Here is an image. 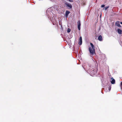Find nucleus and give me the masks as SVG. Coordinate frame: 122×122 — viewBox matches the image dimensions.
<instances>
[{
    "label": "nucleus",
    "instance_id": "0eeeda50",
    "mask_svg": "<svg viewBox=\"0 0 122 122\" xmlns=\"http://www.w3.org/2000/svg\"><path fill=\"white\" fill-rule=\"evenodd\" d=\"M102 37L101 35H100L98 38V40L100 41H102Z\"/></svg>",
    "mask_w": 122,
    "mask_h": 122
},
{
    "label": "nucleus",
    "instance_id": "39448f33",
    "mask_svg": "<svg viewBox=\"0 0 122 122\" xmlns=\"http://www.w3.org/2000/svg\"><path fill=\"white\" fill-rule=\"evenodd\" d=\"M115 25L118 27H121V26L119 22L118 21H116L115 23Z\"/></svg>",
    "mask_w": 122,
    "mask_h": 122
},
{
    "label": "nucleus",
    "instance_id": "6e6552de",
    "mask_svg": "<svg viewBox=\"0 0 122 122\" xmlns=\"http://www.w3.org/2000/svg\"><path fill=\"white\" fill-rule=\"evenodd\" d=\"M112 80L111 81V83L112 84H114L115 83V80L113 78H112Z\"/></svg>",
    "mask_w": 122,
    "mask_h": 122
},
{
    "label": "nucleus",
    "instance_id": "9d476101",
    "mask_svg": "<svg viewBox=\"0 0 122 122\" xmlns=\"http://www.w3.org/2000/svg\"><path fill=\"white\" fill-rule=\"evenodd\" d=\"M71 31V29L69 28H68L67 30V32H68L69 33Z\"/></svg>",
    "mask_w": 122,
    "mask_h": 122
},
{
    "label": "nucleus",
    "instance_id": "dca6fc26",
    "mask_svg": "<svg viewBox=\"0 0 122 122\" xmlns=\"http://www.w3.org/2000/svg\"><path fill=\"white\" fill-rule=\"evenodd\" d=\"M120 23L121 24H122V22H120Z\"/></svg>",
    "mask_w": 122,
    "mask_h": 122
},
{
    "label": "nucleus",
    "instance_id": "9b49d317",
    "mask_svg": "<svg viewBox=\"0 0 122 122\" xmlns=\"http://www.w3.org/2000/svg\"><path fill=\"white\" fill-rule=\"evenodd\" d=\"M108 7H109V6L106 7H105L104 8L105 10H106Z\"/></svg>",
    "mask_w": 122,
    "mask_h": 122
},
{
    "label": "nucleus",
    "instance_id": "4468645a",
    "mask_svg": "<svg viewBox=\"0 0 122 122\" xmlns=\"http://www.w3.org/2000/svg\"><path fill=\"white\" fill-rule=\"evenodd\" d=\"M94 71V70H92V71H91V74H92V73H93V71Z\"/></svg>",
    "mask_w": 122,
    "mask_h": 122
},
{
    "label": "nucleus",
    "instance_id": "f03ea898",
    "mask_svg": "<svg viewBox=\"0 0 122 122\" xmlns=\"http://www.w3.org/2000/svg\"><path fill=\"white\" fill-rule=\"evenodd\" d=\"M65 4L66 6L68 7L69 9H71L72 8V5L69 3L66 2L65 3Z\"/></svg>",
    "mask_w": 122,
    "mask_h": 122
},
{
    "label": "nucleus",
    "instance_id": "ddd939ff",
    "mask_svg": "<svg viewBox=\"0 0 122 122\" xmlns=\"http://www.w3.org/2000/svg\"><path fill=\"white\" fill-rule=\"evenodd\" d=\"M69 1L71 2H73V0H68Z\"/></svg>",
    "mask_w": 122,
    "mask_h": 122
},
{
    "label": "nucleus",
    "instance_id": "6ab92c4d",
    "mask_svg": "<svg viewBox=\"0 0 122 122\" xmlns=\"http://www.w3.org/2000/svg\"><path fill=\"white\" fill-rule=\"evenodd\" d=\"M109 89H110V88H109Z\"/></svg>",
    "mask_w": 122,
    "mask_h": 122
},
{
    "label": "nucleus",
    "instance_id": "7ed1b4c3",
    "mask_svg": "<svg viewBox=\"0 0 122 122\" xmlns=\"http://www.w3.org/2000/svg\"><path fill=\"white\" fill-rule=\"evenodd\" d=\"M78 28L79 30H80V26L81 25V23L80 20H79L77 22Z\"/></svg>",
    "mask_w": 122,
    "mask_h": 122
},
{
    "label": "nucleus",
    "instance_id": "f3484780",
    "mask_svg": "<svg viewBox=\"0 0 122 122\" xmlns=\"http://www.w3.org/2000/svg\"><path fill=\"white\" fill-rule=\"evenodd\" d=\"M96 73V71H95V72L94 73H93V74H95Z\"/></svg>",
    "mask_w": 122,
    "mask_h": 122
},
{
    "label": "nucleus",
    "instance_id": "f257e3e1",
    "mask_svg": "<svg viewBox=\"0 0 122 122\" xmlns=\"http://www.w3.org/2000/svg\"><path fill=\"white\" fill-rule=\"evenodd\" d=\"M90 44L92 48L91 47H89V51L90 54L92 55H93L94 53H95V47L92 43H90Z\"/></svg>",
    "mask_w": 122,
    "mask_h": 122
},
{
    "label": "nucleus",
    "instance_id": "20e7f679",
    "mask_svg": "<svg viewBox=\"0 0 122 122\" xmlns=\"http://www.w3.org/2000/svg\"><path fill=\"white\" fill-rule=\"evenodd\" d=\"M79 41L78 43V44L80 45H81L82 43V38L81 37H80L79 39Z\"/></svg>",
    "mask_w": 122,
    "mask_h": 122
},
{
    "label": "nucleus",
    "instance_id": "f8f14e48",
    "mask_svg": "<svg viewBox=\"0 0 122 122\" xmlns=\"http://www.w3.org/2000/svg\"><path fill=\"white\" fill-rule=\"evenodd\" d=\"M105 6V5H101V7H102L103 8V7H104V6Z\"/></svg>",
    "mask_w": 122,
    "mask_h": 122
},
{
    "label": "nucleus",
    "instance_id": "1a4fd4ad",
    "mask_svg": "<svg viewBox=\"0 0 122 122\" xmlns=\"http://www.w3.org/2000/svg\"><path fill=\"white\" fill-rule=\"evenodd\" d=\"M70 12L68 10H66V13H65V15L67 16L68 14L70 13Z\"/></svg>",
    "mask_w": 122,
    "mask_h": 122
},
{
    "label": "nucleus",
    "instance_id": "423d86ee",
    "mask_svg": "<svg viewBox=\"0 0 122 122\" xmlns=\"http://www.w3.org/2000/svg\"><path fill=\"white\" fill-rule=\"evenodd\" d=\"M118 33L119 34H122V30L120 29H118L117 30Z\"/></svg>",
    "mask_w": 122,
    "mask_h": 122
},
{
    "label": "nucleus",
    "instance_id": "2eb2a0df",
    "mask_svg": "<svg viewBox=\"0 0 122 122\" xmlns=\"http://www.w3.org/2000/svg\"><path fill=\"white\" fill-rule=\"evenodd\" d=\"M121 85L122 86V82H121ZM121 89H122V87H121Z\"/></svg>",
    "mask_w": 122,
    "mask_h": 122
},
{
    "label": "nucleus",
    "instance_id": "a211bd4d",
    "mask_svg": "<svg viewBox=\"0 0 122 122\" xmlns=\"http://www.w3.org/2000/svg\"><path fill=\"white\" fill-rule=\"evenodd\" d=\"M109 89H110V88H109Z\"/></svg>",
    "mask_w": 122,
    "mask_h": 122
}]
</instances>
